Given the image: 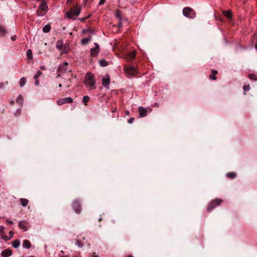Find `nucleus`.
Returning a JSON list of instances; mask_svg holds the SVG:
<instances>
[{"mask_svg": "<svg viewBox=\"0 0 257 257\" xmlns=\"http://www.w3.org/2000/svg\"><path fill=\"white\" fill-rule=\"evenodd\" d=\"M84 83L88 90H93L96 88V81L94 79V75L91 72L86 74Z\"/></svg>", "mask_w": 257, "mask_h": 257, "instance_id": "obj_1", "label": "nucleus"}, {"mask_svg": "<svg viewBox=\"0 0 257 257\" xmlns=\"http://www.w3.org/2000/svg\"><path fill=\"white\" fill-rule=\"evenodd\" d=\"M48 7L45 0H42L41 4L37 11L36 14L38 17L44 16L47 12Z\"/></svg>", "mask_w": 257, "mask_h": 257, "instance_id": "obj_2", "label": "nucleus"}, {"mask_svg": "<svg viewBox=\"0 0 257 257\" xmlns=\"http://www.w3.org/2000/svg\"><path fill=\"white\" fill-rule=\"evenodd\" d=\"M80 8L76 6L66 13L67 17L68 19L74 20L80 14Z\"/></svg>", "mask_w": 257, "mask_h": 257, "instance_id": "obj_3", "label": "nucleus"}, {"mask_svg": "<svg viewBox=\"0 0 257 257\" xmlns=\"http://www.w3.org/2000/svg\"><path fill=\"white\" fill-rule=\"evenodd\" d=\"M183 14L185 17L189 18L190 19H194L196 17V13L195 11L189 8L186 7L183 9Z\"/></svg>", "mask_w": 257, "mask_h": 257, "instance_id": "obj_4", "label": "nucleus"}, {"mask_svg": "<svg viewBox=\"0 0 257 257\" xmlns=\"http://www.w3.org/2000/svg\"><path fill=\"white\" fill-rule=\"evenodd\" d=\"M223 202V200L221 199L217 198L214 200H212L208 206L207 208V211L208 212H210L213 209H214L216 206L220 205L221 203Z\"/></svg>", "mask_w": 257, "mask_h": 257, "instance_id": "obj_5", "label": "nucleus"}, {"mask_svg": "<svg viewBox=\"0 0 257 257\" xmlns=\"http://www.w3.org/2000/svg\"><path fill=\"white\" fill-rule=\"evenodd\" d=\"M72 206L76 213L79 214L81 212L82 207L81 202L79 200L77 199L74 200L72 202Z\"/></svg>", "mask_w": 257, "mask_h": 257, "instance_id": "obj_6", "label": "nucleus"}, {"mask_svg": "<svg viewBox=\"0 0 257 257\" xmlns=\"http://www.w3.org/2000/svg\"><path fill=\"white\" fill-rule=\"evenodd\" d=\"M124 70L125 72L130 75H135L137 72L136 69L134 66H128L124 67Z\"/></svg>", "mask_w": 257, "mask_h": 257, "instance_id": "obj_7", "label": "nucleus"}, {"mask_svg": "<svg viewBox=\"0 0 257 257\" xmlns=\"http://www.w3.org/2000/svg\"><path fill=\"white\" fill-rule=\"evenodd\" d=\"M102 85L104 87L108 88L110 83V79L108 75H105L102 80Z\"/></svg>", "mask_w": 257, "mask_h": 257, "instance_id": "obj_8", "label": "nucleus"}, {"mask_svg": "<svg viewBox=\"0 0 257 257\" xmlns=\"http://www.w3.org/2000/svg\"><path fill=\"white\" fill-rule=\"evenodd\" d=\"M139 111L141 117H144L147 115L148 111L147 109L142 106L139 107Z\"/></svg>", "mask_w": 257, "mask_h": 257, "instance_id": "obj_9", "label": "nucleus"}, {"mask_svg": "<svg viewBox=\"0 0 257 257\" xmlns=\"http://www.w3.org/2000/svg\"><path fill=\"white\" fill-rule=\"evenodd\" d=\"M95 47L91 49L90 52L92 56H96L99 52V45L97 43H95Z\"/></svg>", "mask_w": 257, "mask_h": 257, "instance_id": "obj_10", "label": "nucleus"}, {"mask_svg": "<svg viewBox=\"0 0 257 257\" xmlns=\"http://www.w3.org/2000/svg\"><path fill=\"white\" fill-rule=\"evenodd\" d=\"M12 252L11 249H6L2 252L1 254L3 257H9L12 255Z\"/></svg>", "mask_w": 257, "mask_h": 257, "instance_id": "obj_11", "label": "nucleus"}, {"mask_svg": "<svg viewBox=\"0 0 257 257\" xmlns=\"http://www.w3.org/2000/svg\"><path fill=\"white\" fill-rule=\"evenodd\" d=\"M19 226L24 231L28 230V224L25 221H20L19 223Z\"/></svg>", "mask_w": 257, "mask_h": 257, "instance_id": "obj_12", "label": "nucleus"}, {"mask_svg": "<svg viewBox=\"0 0 257 257\" xmlns=\"http://www.w3.org/2000/svg\"><path fill=\"white\" fill-rule=\"evenodd\" d=\"M56 48L59 50L62 51L63 50V42L62 40H60L56 42Z\"/></svg>", "mask_w": 257, "mask_h": 257, "instance_id": "obj_13", "label": "nucleus"}, {"mask_svg": "<svg viewBox=\"0 0 257 257\" xmlns=\"http://www.w3.org/2000/svg\"><path fill=\"white\" fill-rule=\"evenodd\" d=\"M136 57V52H132L131 53H128L126 56L125 58L128 60H134Z\"/></svg>", "mask_w": 257, "mask_h": 257, "instance_id": "obj_14", "label": "nucleus"}, {"mask_svg": "<svg viewBox=\"0 0 257 257\" xmlns=\"http://www.w3.org/2000/svg\"><path fill=\"white\" fill-rule=\"evenodd\" d=\"M31 246V243L29 240L25 239L23 241V247L25 248H30Z\"/></svg>", "mask_w": 257, "mask_h": 257, "instance_id": "obj_15", "label": "nucleus"}, {"mask_svg": "<svg viewBox=\"0 0 257 257\" xmlns=\"http://www.w3.org/2000/svg\"><path fill=\"white\" fill-rule=\"evenodd\" d=\"M20 201L21 205L23 207H26L28 205L29 202V200L25 198H20Z\"/></svg>", "mask_w": 257, "mask_h": 257, "instance_id": "obj_16", "label": "nucleus"}, {"mask_svg": "<svg viewBox=\"0 0 257 257\" xmlns=\"http://www.w3.org/2000/svg\"><path fill=\"white\" fill-rule=\"evenodd\" d=\"M224 16L228 19H231L232 18V14L230 11H224L223 12Z\"/></svg>", "mask_w": 257, "mask_h": 257, "instance_id": "obj_17", "label": "nucleus"}, {"mask_svg": "<svg viewBox=\"0 0 257 257\" xmlns=\"http://www.w3.org/2000/svg\"><path fill=\"white\" fill-rule=\"evenodd\" d=\"M226 176L230 179H234L237 176V175L234 172H228L226 174Z\"/></svg>", "mask_w": 257, "mask_h": 257, "instance_id": "obj_18", "label": "nucleus"}, {"mask_svg": "<svg viewBox=\"0 0 257 257\" xmlns=\"http://www.w3.org/2000/svg\"><path fill=\"white\" fill-rule=\"evenodd\" d=\"M12 245L14 248H18L20 245V240L18 239H16V240L13 241L12 242Z\"/></svg>", "mask_w": 257, "mask_h": 257, "instance_id": "obj_19", "label": "nucleus"}, {"mask_svg": "<svg viewBox=\"0 0 257 257\" xmlns=\"http://www.w3.org/2000/svg\"><path fill=\"white\" fill-rule=\"evenodd\" d=\"M26 82H27V80H26V78H25V77L21 78L19 81L20 87H23L26 83Z\"/></svg>", "mask_w": 257, "mask_h": 257, "instance_id": "obj_20", "label": "nucleus"}, {"mask_svg": "<svg viewBox=\"0 0 257 257\" xmlns=\"http://www.w3.org/2000/svg\"><path fill=\"white\" fill-rule=\"evenodd\" d=\"M27 57L28 59H32L33 58L32 51L31 49H28L26 52Z\"/></svg>", "mask_w": 257, "mask_h": 257, "instance_id": "obj_21", "label": "nucleus"}, {"mask_svg": "<svg viewBox=\"0 0 257 257\" xmlns=\"http://www.w3.org/2000/svg\"><path fill=\"white\" fill-rule=\"evenodd\" d=\"M64 66V64H62L61 65H60V66L58 68V76H60L61 74H62L64 73V70H63Z\"/></svg>", "mask_w": 257, "mask_h": 257, "instance_id": "obj_22", "label": "nucleus"}, {"mask_svg": "<svg viewBox=\"0 0 257 257\" xmlns=\"http://www.w3.org/2000/svg\"><path fill=\"white\" fill-rule=\"evenodd\" d=\"M7 33V31L5 29V28L0 25V35L1 36H4Z\"/></svg>", "mask_w": 257, "mask_h": 257, "instance_id": "obj_23", "label": "nucleus"}, {"mask_svg": "<svg viewBox=\"0 0 257 257\" xmlns=\"http://www.w3.org/2000/svg\"><path fill=\"white\" fill-rule=\"evenodd\" d=\"M248 77L253 81H257V75L254 73L249 74Z\"/></svg>", "mask_w": 257, "mask_h": 257, "instance_id": "obj_24", "label": "nucleus"}, {"mask_svg": "<svg viewBox=\"0 0 257 257\" xmlns=\"http://www.w3.org/2000/svg\"><path fill=\"white\" fill-rule=\"evenodd\" d=\"M90 98L88 96H85L83 97L82 101L85 106L87 105V102L89 101Z\"/></svg>", "mask_w": 257, "mask_h": 257, "instance_id": "obj_25", "label": "nucleus"}, {"mask_svg": "<svg viewBox=\"0 0 257 257\" xmlns=\"http://www.w3.org/2000/svg\"><path fill=\"white\" fill-rule=\"evenodd\" d=\"M51 27L49 25H47L43 28V31L44 33H48L50 31Z\"/></svg>", "mask_w": 257, "mask_h": 257, "instance_id": "obj_26", "label": "nucleus"}, {"mask_svg": "<svg viewBox=\"0 0 257 257\" xmlns=\"http://www.w3.org/2000/svg\"><path fill=\"white\" fill-rule=\"evenodd\" d=\"M99 64L101 66L105 67L108 65V62L104 59H101L99 61Z\"/></svg>", "mask_w": 257, "mask_h": 257, "instance_id": "obj_27", "label": "nucleus"}, {"mask_svg": "<svg viewBox=\"0 0 257 257\" xmlns=\"http://www.w3.org/2000/svg\"><path fill=\"white\" fill-rule=\"evenodd\" d=\"M16 102L20 104H22L23 102V97L22 95H19L16 99Z\"/></svg>", "mask_w": 257, "mask_h": 257, "instance_id": "obj_28", "label": "nucleus"}, {"mask_svg": "<svg viewBox=\"0 0 257 257\" xmlns=\"http://www.w3.org/2000/svg\"><path fill=\"white\" fill-rule=\"evenodd\" d=\"M90 41V38H84L81 40V43L83 44H86Z\"/></svg>", "mask_w": 257, "mask_h": 257, "instance_id": "obj_29", "label": "nucleus"}, {"mask_svg": "<svg viewBox=\"0 0 257 257\" xmlns=\"http://www.w3.org/2000/svg\"><path fill=\"white\" fill-rule=\"evenodd\" d=\"M42 74V72L40 71H38L36 73V74L34 75V78L35 79V80H37L38 79L39 77Z\"/></svg>", "mask_w": 257, "mask_h": 257, "instance_id": "obj_30", "label": "nucleus"}, {"mask_svg": "<svg viewBox=\"0 0 257 257\" xmlns=\"http://www.w3.org/2000/svg\"><path fill=\"white\" fill-rule=\"evenodd\" d=\"M57 104L59 105L64 104V98H61L57 100Z\"/></svg>", "mask_w": 257, "mask_h": 257, "instance_id": "obj_31", "label": "nucleus"}, {"mask_svg": "<svg viewBox=\"0 0 257 257\" xmlns=\"http://www.w3.org/2000/svg\"><path fill=\"white\" fill-rule=\"evenodd\" d=\"M73 99L70 97H65V103H72Z\"/></svg>", "mask_w": 257, "mask_h": 257, "instance_id": "obj_32", "label": "nucleus"}, {"mask_svg": "<svg viewBox=\"0 0 257 257\" xmlns=\"http://www.w3.org/2000/svg\"><path fill=\"white\" fill-rule=\"evenodd\" d=\"M243 89L244 92L249 91L250 90L249 85H244L243 87Z\"/></svg>", "mask_w": 257, "mask_h": 257, "instance_id": "obj_33", "label": "nucleus"}, {"mask_svg": "<svg viewBox=\"0 0 257 257\" xmlns=\"http://www.w3.org/2000/svg\"><path fill=\"white\" fill-rule=\"evenodd\" d=\"M115 16H116V17H117L118 18V19L119 20V21L120 22L121 21V15H120V12L119 11H117L116 12Z\"/></svg>", "mask_w": 257, "mask_h": 257, "instance_id": "obj_34", "label": "nucleus"}, {"mask_svg": "<svg viewBox=\"0 0 257 257\" xmlns=\"http://www.w3.org/2000/svg\"><path fill=\"white\" fill-rule=\"evenodd\" d=\"M76 244L79 247H82L83 246V244L81 243V242L79 240H77L76 242Z\"/></svg>", "mask_w": 257, "mask_h": 257, "instance_id": "obj_35", "label": "nucleus"}, {"mask_svg": "<svg viewBox=\"0 0 257 257\" xmlns=\"http://www.w3.org/2000/svg\"><path fill=\"white\" fill-rule=\"evenodd\" d=\"M209 78L210 79H212L213 80H215L217 79V77L213 75L212 73L210 75Z\"/></svg>", "mask_w": 257, "mask_h": 257, "instance_id": "obj_36", "label": "nucleus"}, {"mask_svg": "<svg viewBox=\"0 0 257 257\" xmlns=\"http://www.w3.org/2000/svg\"><path fill=\"white\" fill-rule=\"evenodd\" d=\"M211 73H212L213 75L215 76V75H216V74L218 73V71H217V70H214V69H213V70H212V71H211Z\"/></svg>", "mask_w": 257, "mask_h": 257, "instance_id": "obj_37", "label": "nucleus"}, {"mask_svg": "<svg viewBox=\"0 0 257 257\" xmlns=\"http://www.w3.org/2000/svg\"><path fill=\"white\" fill-rule=\"evenodd\" d=\"M134 118L131 117L128 119V123L131 124L134 122Z\"/></svg>", "mask_w": 257, "mask_h": 257, "instance_id": "obj_38", "label": "nucleus"}, {"mask_svg": "<svg viewBox=\"0 0 257 257\" xmlns=\"http://www.w3.org/2000/svg\"><path fill=\"white\" fill-rule=\"evenodd\" d=\"M4 231V227L3 226H0V233H2Z\"/></svg>", "mask_w": 257, "mask_h": 257, "instance_id": "obj_39", "label": "nucleus"}, {"mask_svg": "<svg viewBox=\"0 0 257 257\" xmlns=\"http://www.w3.org/2000/svg\"><path fill=\"white\" fill-rule=\"evenodd\" d=\"M105 0H100L99 5H102L105 3Z\"/></svg>", "mask_w": 257, "mask_h": 257, "instance_id": "obj_40", "label": "nucleus"}, {"mask_svg": "<svg viewBox=\"0 0 257 257\" xmlns=\"http://www.w3.org/2000/svg\"><path fill=\"white\" fill-rule=\"evenodd\" d=\"M16 37H16V35H14V36H12V37H11V39H12L13 41H15V40H16Z\"/></svg>", "mask_w": 257, "mask_h": 257, "instance_id": "obj_41", "label": "nucleus"}, {"mask_svg": "<svg viewBox=\"0 0 257 257\" xmlns=\"http://www.w3.org/2000/svg\"><path fill=\"white\" fill-rule=\"evenodd\" d=\"M92 257H99V256L95 252H94L92 255Z\"/></svg>", "mask_w": 257, "mask_h": 257, "instance_id": "obj_42", "label": "nucleus"}, {"mask_svg": "<svg viewBox=\"0 0 257 257\" xmlns=\"http://www.w3.org/2000/svg\"><path fill=\"white\" fill-rule=\"evenodd\" d=\"M6 221H7V222H8V223L11 224L13 223V222L12 220H10L9 219H7Z\"/></svg>", "mask_w": 257, "mask_h": 257, "instance_id": "obj_43", "label": "nucleus"}, {"mask_svg": "<svg viewBox=\"0 0 257 257\" xmlns=\"http://www.w3.org/2000/svg\"><path fill=\"white\" fill-rule=\"evenodd\" d=\"M9 234H10V236H11V237H12V236H13L14 233L13 231H11L9 232Z\"/></svg>", "mask_w": 257, "mask_h": 257, "instance_id": "obj_44", "label": "nucleus"}, {"mask_svg": "<svg viewBox=\"0 0 257 257\" xmlns=\"http://www.w3.org/2000/svg\"><path fill=\"white\" fill-rule=\"evenodd\" d=\"M4 86V83H0V89L2 88Z\"/></svg>", "mask_w": 257, "mask_h": 257, "instance_id": "obj_45", "label": "nucleus"}, {"mask_svg": "<svg viewBox=\"0 0 257 257\" xmlns=\"http://www.w3.org/2000/svg\"><path fill=\"white\" fill-rule=\"evenodd\" d=\"M35 80H36V81H35V84H36V85H38L39 84V81H38V79Z\"/></svg>", "mask_w": 257, "mask_h": 257, "instance_id": "obj_46", "label": "nucleus"}, {"mask_svg": "<svg viewBox=\"0 0 257 257\" xmlns=\"http://www.w3.org/2000/svg\"><path fill=\"white\" fill-rule=\"evenodd\" d=\"M2 238L4 239V240H6L8 239V238L7 236H4L3 237H2Z\"/></svg>", "mask_w": 257, "mask_h": 257, "instance_id": "obj_47", "label": "nucleus"}, {"mask_svg": "<svg viewBox=\"0 0 257 257\" xmlns=\"http://www.w3.org/2000/svg\"><path fill=\"white\" fill-rule=\"evenodd\" d=\"M41 69L42 70H45L46 69L45 67L44 66H42L41 67Z\"/></svg>", "mask_w": 257, "mask_h": 257, "instance_id": "obj_48", "label": "nucleus"}, {"mask_svg": "<svg viewBox=\"0 0 257 257\" xmlns=\"http://www.w3.org/2000/svg\"><path fill=\"white\" fill-rule=\"evenodd\" d=\"M125 113H126V115H128L129 114H130V112H129V111L128 110H126L125 111Z\"/></svg>", "mask_w": 257, "mask_h": 257, "instance_id": "obj_49", "label": "nucleus"}, {"mask_svg": "<svg viewBox=\"0 0 257 257\" xmlns=\"http://www.w3.org/2000/svg\"><path fill=\"white\" fill-rule=\"evenodd\" d=\"M127 257H134V256H133L132 255L130 254V255H128L127 256Z\"/></svg>", "mask_w": 257, "mask_h": 257, "instance_id": "obj_50", "label": "nucleus"}, {"mask_svg": "<svg viewBox=\"0 0 257 257\" xmlns=\"http://www.w3.org/2000/svg\"><path fill=\"white\" fill-rule=\"evenodd\" d=\"M73 0H67V2L68 3H69V2H71Z\"/></svg>", "mask_w": 257, "mask_h": 257, "instance_id": "obj_51", "label": "nucleus"}, {"mask_svg": "<svg viewBox=\"0 0 257 257\" xmlns=\"http://www.w3.org/2000/svg\"><path fill=\"white\" fill-rule=\"evenodd\" d=\"M255 48L257 50V43L255 44Z\"/></svg>", "mask_w": 257, "mask_h": 257, "instance_id": "obj_52", "label": "nucleus"}, {"mask_svg": "<svg viewBox=\"0 0 257 257\" xmlns=\"http://www.w3.org/2000/svg\"><path fill=\"white\" fill-rule=\"evenodd\" d=\"M62 86V85L61 84H59V87H61Z\"/></svg>", "mask_w": 257, "mask_h": 257, "instance_id": "obj_53", "label": "nucleus"}, {"mask_svg": "<svg viewBox=\"0 0 257 257\" xmlns=\"http://www.w3.org/2000/svg\"><path fill=\"white\" fill-rule=\"evenodd\" d=\"M85 19H86V18H84L83 19H82V20H81V21H84V20H85Z\"/></svg>", "mask_w": 257, "mask_h": 257, "instance_id": "obj_54", "label": "nucleus"}, {"mask_svg": "<svg viewBox=\"0 0 257 257\" xmlns=\"http://www.w3.org/2000/svg\"><path fill=\"white\" fill-rule=\"evenodd\" d=\"M65 66H66V65H67L68 64V63L67 62H65Z\"/></svg>", "mask_w": 257, "mask_h": 257, "instance_id": "obj_55", "label": "nucleus"}, {"mask_svg": "<svg viewBox=\"0 0 257 257\" xmlns=\"http://www.w3.org/2000/svg\"><path fill=\"white\" fill-rule=\"evenodd\" d=\"M100 220H101V218L99 219V221H100Z\"/></svg>", "mask_w": 257, "mask_h": 257, "instance_id": "obj_56", "label": "nucleus"}, {"mask_svg": "<svg viewBox=\"0 0 257 257\" xmlns=\"http://www.w3.org/2000/svg\"><path fill=\"white\" fill-rule=\"evenodd\" d=\"M30 257H35V256H30Z\"/></svg>", "mask_w": 257, "mask_h": 257, "instance_id": "obj_57", "label": "nucleus"}]
</instances>
